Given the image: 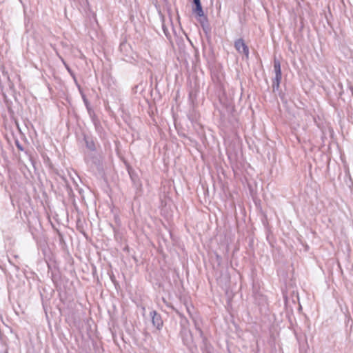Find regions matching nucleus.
I'll return each instance as SVG.
<instances>
[{
    "label": "nucleus",
    "instance_id": "obj_6",
    "mask_svg": "<svg viewBox=\"0 0 353 353\" xmlns=\"http://www.w3.org/2000/svg\"><path fill=\"white\" fill-rule=\"evenodd\" d=\"M62 63H63L64 66L65 67L66 70L68 71V72L70 74V75L75 79V76L72 70L70 69L69 65L65 63L63 59L61 58Z\"/></svg>",
    "mask_w": 353,
    "mask_h": 353
},
{
    "label": "nucleus",
    "instance_id": "obj_9",
    "mask_svg": "<svg viewBox=\"0 0 353 353\" xmlns=\"http://www.w3.org/2000/svg\"><path fill=\"white\" fill-rule=\"evenodd\" d=\"M193 1H194V3L200 2V0H193Z\"/></svg>",
    "mask_w": 353,
    "mask_h": 353
},
{
    "label": "nucleus",
    "instance_id": "obj_4",
    "mask_svg": "<svg viewBox=\"0 0 353 353\" xmlns=\"http://www.w3.org/2000/svg\"><path fill=\"white\" fill-rule=\"evenodd\" d=\"M282 78V74H275V77L274 78L272 81V88L273 90H277L279 88L280 83Z\"/></svg>",
    "mask_w": 353,
    "mask_h": 353
},
{
    "label": "nucleus",
    "instance_id": "obj_1",
    "mask_svg": "<svg viewBox=\"0 0 353 353\" xmlns=\"http://www.w3.org/2000/svg\"><path fill=\"white\" fill-rule=\"evenodd\" d=\"M195 8L194 9V12L198 16V21L200 22L201 26L203 27L208 22L207 17L204 14V12L203 10L201 1L199 3H196Z\"/></svg>",
    "mask_w": 353,
    "mask_h": 353
},
{
    "label": "nucleus",
    "instance_id": "obj_3",
    "mask_svg": "<svg viewBox=\"0 0 353 353\" xmlns=\"http://www.w3.org/2000/svg\"><path fill=\"white\" fill-rule=\"evenodd\" d=\"M234 47L239 53H243L248 57L249 49L242 39H239L234 42Z\"/></svg>",
    "mask_w": 353,
    "mask_h": 353
},
{
    "label": "nucleus",
    "instance_id": "obj_10",
    "mask_svg": "<svg viewBox=\"0 0 353 353\" xmlns=\"http://www.w3.org/2000/svg\"><path fill=\"white\" fill-rule=\"evenodd\" d=\"M83 101H84L85 103H87V100L85 99V98L84 97H83Z\"/></svg>",
    "mask_w": 353,
    "mask_h": 353
},
{
    "label": "nucleus",
    "instance_id": "obj_8",
    "mask_svg": "<svg viewBox=\"0 0 353 353\" xmlns=\"http://www.w3.org/2000/svg\"><path fill=\"white\" fill-rule=\"evenodd\" d=\"M163 32H164L165 34L166 35V37H168L167 30L163 26Z\"/></svg>",
    "mask_w": 353,
    "mask_h": 353
},
{
    "label": "nucleus",
    "instance_id": "obj_7",
    "mask_svg": "<svg viewBox=\"0 0 353 353\" xmlns=\"http://www.w3.org/2000/svg\"><path fill=\"white\" fill-rule=\"evenodd\" d=\"M15 145H16L17 148H18V150H19L21 151L23 150V146L21 145V144L19 143V141L18 140H17L15 141Z\"/></svg>",
    "mask_w": 353,
    "mask_h": 353
},
{
    "label": "nucleus",
    "instance_id": "obj_2",
    "mask_svg": "<svg viewBox=\"0 0 353 353\" xmlns=\"http://www.w3.org/2000/svg\"><path fill=\"white\" fill-rule=\"evenodd\" d=\"M150 316L151 317L153 326L160 330L163 324L161 314L157 313L155 310H152L150 312Z\"/></svg>",
    "mask_w": 353,
    "mask_h": 353
},
{
    "label": "nucleus",
    "instance_id": "obj_5",
    "mask_svg": "<svg viewBox=\"0 0 353 353\" xmlns=\"http://www.w3.org/2000/svg\"><path fill=\"white\" fill-rule=\"evenodd\" d=\"M274 70L275 74H281V63L276 59L274 60Z\"/></svg>",
    "mask_w": 353,
    "mask_h": 353
}]
</instances>
